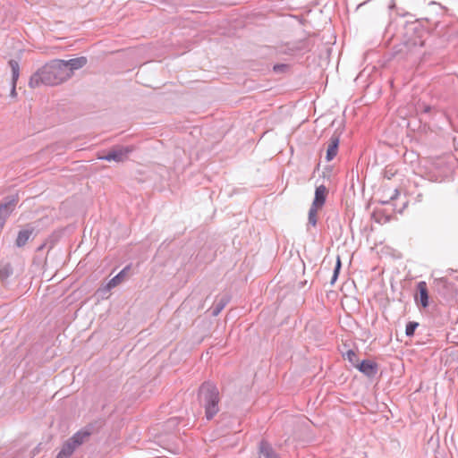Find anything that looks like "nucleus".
Returning <instances> with one entry per match:
<instances>
[{"label": "nucleus", "instance_id": "nucleus-1", "mask_svg": "<svg viewBox=\"0 0 458 458\" xmlns=\"http://www.w3.org/2000/svg\"><path fill=\"white\" fill-rule=\"evenodd\" d=\"M67 71L64 60H51L30 76L29 86L32 89L41 85L57 86L69 80Z\"/></svg>", "mask_w": 458, "mask_h": 458}, {"label": "nucleus", "instance_id": "nucleus-2", "mask_svg": "<svg viewBox=\"0 0 458 458\" xmlns=\"http://www.w3.org/2000/svg\"><path fill=\"white\" fill-rule=\"evenodd\" d=\"M416 29L413 25L407 28L405 39L394 47L395 56L411 63H416L420 58L424 40Z\"/></svg>", "mask_w": 458, "mask_h": 458}, {"label": "nucleus", "instance_id": "nucleus-3", "mask_svg": "<svg viewBox=\"0 0 458 458\" xmlns=\"http://www.w3.org/2000/svg\"><path fill=\"white\" fill-rule=\"evenodd\" d=\"M199 401L205 409V417L211 420L219 411L220 395L216 386L207 381L201 384L199 388Z\"/></svg>", "mask_w": 458, "mask_h": 458}, {"label": "nucleus", "instance_id": "nucleus-4", "mask_svg": "<svg viewBox=\"0 0 458 458\" xmlns=\"http://www.w3.org/2000/svg\"><path fill=\"white\" fill-rule=\"evenodd\" d=\"M18 201L19 196L17 194L7 196L4 199L0 205V228L4 227L6 219L14 211Z\"/></svg>", "mask_w": 458, "mask_h": 458}, {"label": "nucleus", "instance_id": "nucleus-5", "mask_svg": "<svg viewBox=\"0 0 458 458\" xmlns=\"http://www.w3.org/2000/svg\"><path fill=\"white\" fill-rule=\"evenodd\" d=\"M132 147L130 146L119 147L117 148L111 150L106 155L101 157L100 159L109 162H122L127 157V155L132 151Z\"/></svg>", "mask_w": 458, "mask_h": 458}, {"label": "nucleus", "instance_id": "nucleus-6", "mask_svg": "<svg viewBox=\"0 0 458 458\" xmlns=\"http://www.w3.org/2000/svg\"><path fill=\"white\" fill-rule=\"evenodd\" d=\"M355 368L369 377H375L378 371L377 363L370 360H363L360 362L359 361Z\"/></svg>", "mask_w": 458, "mask_h": 458}, {"label": "nucleus", "instance_id": "nucleus-7", "mask_svg": "<svg viewBox=\"0 0 458 458\" xmlns=\"http://www.w3.org/2000/svg\"><path fill=\"white\" fill-rule=\"evenodd\" d=\"M339 142H340V136L336 133H334L328 142H327V155L326 159L327 161L333 160L337 153H338V148H339Z\"/></svg>", "mask_w": 458, "mask_h": 458}, {"label": "nucleus", "instance_id": "nucleus-8", "mask_svg": "<svg viewBox=\"0 0 458 458\" xmlns=\"http://www.w3.org/2000/svg\"><path fill=\"white\" fill-rule=\"evenodd\" d=\"M88 59L85 56H80L77 58H72L67 61L64 60V64L65 68L68 69L69 79L72 76L73 72L75 70H79L84 67L87 64Z\"/></svg>", "mask_w": 458, "mask_h": 458}, {"label": "nucleus", "instance_id": "nucleus-9", "mask_svg": "<svg viewBox=\"0 0 458 458\" xmlns=\"http://www.w3.org/2000/svg\"><path fill=\"white\" fill-rule=\"evenodd\" d=\"M418 295L415 297L416 301H420L423 308H427L428 302V291L426 282L420 281L417 284Z\"/></svg>", "mask_w": 458, "mask_h": 458}, {"label": "nucleus", "instance_id": "nucleus-10", "mask_svg": "<svg viewBox=\"0 0 458 458\" xmlns=\"http://www.w3.org/2000/svg\"><path fill=\"white\" fill-rule=\"evenodd\" d=\"M327 194V189L325 185L316 187L315 196L311 205L321 208L326 202Z\"/></svg>", "mask_w": 458, "mask_h": 458}, {"label": "nucleus", "instance_id": "nucleus-11", "mask_svg": "<svg viewBox=\"0 0 458 458\" xmlns=\"http://www.w3.org/2000/svg\"><path fill=\"white\" fill-rule=\"evenodd\" d=\"M8 64L12 70L11 96L15 97L16 96V82H17V80L20 75V65H19V63L13 59H11Z\"/></svg>", "mask_w": 458, "mask_h": 458}, {"label": "nucleus", "instance_id": "nucleus-12", "mask_svg": "<svg viewBox=\"0 0 458 458\" xmlns=\"http://www.w3.org/2000/svg\"><path fill=\"white\" fill-rule=\"evenodd\" d=\"M259 454L264 458H280L267 440L262 439L259 442Z\"/></svg>", "mask_w": 458, "mask_h": 458}, {"label": "nucleus", "instance_id": "nucleus-13", "mask_svg": "<svg viewBox=\"0 0 458 458\" xmlns=\"http://www.w3.org/2000/svg\"><path fill=\"white\" fill-rule=\"evenodd\" d=\"M91 435V430L89 428H82L73 434L69 439L72 443L81 446L83 443H85Z\"/></svg>", "mask_w": 458, "mask_h": 458}, {"label": "nucleus", "instance_id": "nucleus-14", "mask_svg": "<svg viewBox=\"0 0 458 458\" xmlns=\"http://www.w3.org/2000/svg\"><path fill=\"white\" fill-rule=\"evenodd\" d=\"M131 269L130 266H126L123 267L115 276H114L106 284V288L108 290L117 286L121 284L123 279L127 276L129 271Z\"/></svg>", "mask_w": 458, "mask_h": 458}, {"label": "nucleus", "instance_id": "nucleus-15", "mask_svg": "<svg viewBox=\"0 0 458 458\" xmlns=\"http://www.w3.org/2000/svg\"><path fill=\"white\" fill-rule=\"evenodd\" d=\"M79 446L68 439L64 445L56 458H70Z\"/></svg>", "mask_w": 458, "mask_h": 458}, {"label": "nucleus", "instance_id": "nucleus-16", "mask_svg": "<svg viewBox=\"0 0 458 458\" xmlns=\"http://www.w3.org/2000/svg\"><path fill=\"white\" fill-rule=\"evenodd\" d=\"M32 233H33V229L26 228V229L21 230L18 233V235H17V238L15 241V245L19 248L23 247L28 242V241L31 237Z\"/></svg>", "mask_w": 458, "mask_h": 458}, {"label": "nucleus", "instance_id": "nucleus-17", "mask_svg": "<svg viewBox=\"0 0 458 458\" xmlns=\"http://www.w3.org/2000/svg\"><path fill=\"white\" fill-rule=\"evenodd\" d=\"M231 297L227 294L223 295L220 299L216 300L212 308V315L217 316L225 307L229 303Z\"/></svg>", "mask_w": 458, "mask_h": 458}, {"label": "nucleus", "instance_id": "nucleus-18", "mask_svg": "<svg viewBox=\"0 0 458 458\" xmlns=\"http://www.w3.org/2000/svg\"><path fill=\"white\" fill-rule=\"evenodd\" d=\"M434 284L437 292L442 295H445V291H449L453 287V284L445 278L436 279Z\"/></svg>", "mask_w": 458, "mask_h": 458}, {"label": "nucleus", "instance_id": "nucleus-19", "mask_svg": "<svg viewBox=\"0 0 458 458\" xmlns=\"http://www.w3.org/2000/svg\"><path fill=\"white\" fill-rule=\"evenodd\" d=\"M13 267L9 263L0 264V279L4 284H6L9 277L13 275Z\"/></svg>", "mask_w": 458, "mask_h": 458}, {"label": "nucleus", "instance_id": "nucleus-20", "mask_svg": "<svg viewBox=\"0 0 458 458\" xmlns=\"http://www.w3.org/2000/svg\"><path fill=\"white\" fill-rule=\"evenodd\" d=\"M312 48V44L308 38L301 39L295 43V45L293 47V50L298 51V52H309Z\"/></svg>", "mask_w": 458, "mask_h": 458}, {"label": "nucleus", "instance_id": "nucleus-21", "mask_svg": "<svg viewBox=\"0 0 458 458\" xmlns=\"http://www.w3.org/2000/svg\"><path fill=\"white\" fill-rule=\"evenodd\" d=\"M319 208L314 207L313 205L310 206L309 214H308V225H310L312 226H316L317 225V214Z\"/></svg>", "mask_w": 458, "mask_h": 458}, {"label": "nucleus", "instance_id": "nucleus-22", "mask_svg": "<svg viewBox=\"0 0 458 458\" xmlns=\"http://www.w3.org/2000/svg\"><path fill=\"white\" fill-rule=\"evenodd\" d=\"M344 358L346 359L353 367H356L359 362V358L356 352L352 350H348L343 354Z\"/></svg>", "mask_w": 458, "mask_h": 458}, {"label": "nucleus", "instance_id": "nucleus-23", "mask_svg": "<svg viewBox=\"0 0 458 458\" xmlns=\"http://www.w3.org/2000/svg\"><path fill=\"white\" fill-rule=\"evenodd\" d=\"M419 327V323L415 321H410L406 325L405 335L409 337L414 335L416 328Z\"/></svg>", "mask_w": 458, "mask_h": 458}, {"label": "nucleus", "instance_id": "nucleus-24", "mask_svg": "<svg viewBox=\"0 0 458 458\" xmlns=\"http://www.w3.org/2000/svg\"><path fill=\"white\" fill-rule=\"evenodd\" d=\"M341 267H342V263H341L340 257L338 256V257H337V259H336L335 266L334 274H335V275H339V272H340Z\"/></svg>", "mask_w": 458, "mask_h": 458}, {"label": "nucleus", "instance_id": "nucleus-25", "mask_svg": "<svg viewBox=\"0 0 458 458\" xmlns=\"http://www.w3.org/2000/svg\"><path fill=\"white\" fill-rule=\"evenodd\" d=\"M400 195V191L398 189H394L393 191V193L391 194V196L389 197V200H394L398 198V196Z\"/></svg>", "mask_w": 458, "mask_h": 458}, {"label": "nucleus", "instance_id": "nucleus-26", "mask_svg": "<svg viewBox=\"0 0 458 458\" xmlns=\"http://www.w3.org/2000/svg\"><path fill=\"white\" fill-rule=\"evenodd\" d=\"M228 419H230L228 416H226L225 414H223L221 416V419H220V421H219V424H220V427H224V426H226V423H225V420H227Z\"/></svg>", "mask_w": 458, "mask_h": 458}, {"label": "nucleus", "instance_id": "nucleus-27", "mask_svg": "<svg viewBox=\"0 0 458 458\" xmlns=\"http://www.w3.org/2000/svg\"><path fill=\"white\" fill-rule=\"evenodd\" d=\"M286 68V65L285 64H276L274 66V70L276 72H282L284 71V69Z\"/></svg>", "mask_w": 458, "mask_h": 458}, {"label": "nucleus", "instance_id": "nucleus-28", "mask_svg": "<svg viewBox=\"0 0 458 458\" xmlns=\"http://www.w3.org/2000/svg\"><path fill=\"white\" fill-rule=\"evenodd\" d=\"M337 277H338V275H335V274L333 273V276H332V278H331V281H330L331 284H335V282L336 281Z\"/></svg>", "mask_w": 458, "mask_h": 458}, {"label": "nucleus", "instance_id": "nucleus-29", "mask_svg": "<svg viewBox=\"0 0 458 458\" xmlns=\"http://www.w3.org/2000/svg\"><path fill=\"white\" fill-rule=\"evenodd\" d=\"M395 8V4L394 3H393L392 4L389 5V9L392 11L393 9Z\"/></svg>", "mask_w": 458, "mask_h": 458}, {"label": "nucleus", "instance_id": "nucleus-30", "mask_svg": "<svg viewBox=\"0 0 458 458\" xmlns=\"http://www.w3.org/2000/svg\"><path fill=\"white\" fill-rule=\"evenodd\" d=\"M398 14L401 15V16H405L406 15V13H398Z\"/></svg>", "mask_w": 458, "mask_h": 458}, {"label": "nucleus", "instance_id": "nucleus-31", "mask_svg": "<svg viewBox=\"0 0 458 458\" xmlns=\"http://www.w3.org/2000/svg\"><path fill=\"white\" fill-rule=\"evenodd\" d=\"M388 202H389V200L382 201L383 204H387Z\"/></svg>", "mask_w": 458, "mask_h": 458}, {"label": "nucleus", "instance_id": "nucleus-32", "mask_svg": "<svg viewBox=\"0 0 458 458\" xmlns=\"http://www.w3.org/2000/svg\"><path fill=\"white\" fill-rule=\"evenodd\" d=\"M456 370H457V374H458V366H457V369H456Z\"/></svg>", "mask_w": 458, "mask_h": 458}]
</instances>
